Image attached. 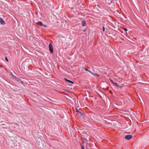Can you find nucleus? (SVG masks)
Instances as JSON below:
<instances>
[{
  "mask_svg": "<svg viewBox=\"0 0 149 149\" xmlns=\"http://www.w3.org/2000/svg\"><path fill=\"white\" fill-rule=\"evenodd\" d=\"M49 48L50 53L51 54H53L54 52V50L53 49L52 45L51 43H50L49 44Z\"/></svg>",
  "mask_w": 149,
  "mask_h": 149,
  "instance_id": "obj_1",
  "label": "nucleus"
},
{
  "mask_svg": "<svg viewBox=\"0 0 149 149\" xmlns=\"http://www.w3.org/2000/svg\"><path fill=\"white\" fill-rule=\"evenodd\" d=\"M123 30H124V31H127V29L126 28H124Z\"/></svg>",
  "mask_w": 149,
  "mask_h": 149,
  "instance_id": "obj_16",
  "label": "nucleus"
},
{
  "mask_svg": "<svg viewBox=\"0 0 149 149\" xmlns=\"http://www.w3.org/2000/svg\"><path fill=\"white\" fill-rule=\"evenodd\" d=\"M16 81H18L19 83H21L22 84H24V82L23 81H22V80L18 78H17V79H16Z\"/></svg>",
  "mask_w": 149,
  "mask_h": 149,
  "instance_id": "obj_11",
  "label": "nucleus"
},
{
  "mask_svg": "<svg viewBox=\"0 0 149 149\" xmlns=\"http://www.w3.org/2000/svg\"><path fill=\"white\" fill-rule=\"evenodd\" d=\"M0 23L1 25H4L6 24L5 21L1 17H0Z\"/></svg>",
  "mask_w": 149,
  "mask_h": 149,
  "instance_id": "obj_8",
  "label": "nucleus"
},
{
  "mask_svg": "<svg viewBox=\"0 0 149 149\" xmlns=\"http://www.w3.org/2000/svg\"><path fill=\"white\" fill-rule=\"evenodd\" d=\"M5 60L6 61H7V62H8V58L6 56L5 57Z\"/></svg>",
  "mask_w": 149,
  "mask_h": 149,
  "instance_id": "obj_14",
  "label": "nucleus"
},
{
  "mask_svg": "<svg viewBox=\"0 0 149 149\" xmlns=\"http://www.w3.org/2000/svg\"><path fill=\"white\" fill-rule=\"evenodd\" d=\"M86 31V29H85L84 30H83V31L85 32Z\"/></svg>",
  "mask_w": 149,
  "mask_h": 149,
  "instance_id": "obj_23",
  "label": "nucleus"
},
{
  "mask_svg": "<svg viewBox=\"0 0 149 149\" xmlns=\"http://www.w3.org/2000/svg\"><path fill=\"white\" fill-rule=\"evenodd\" d=\"M105 27L104 26H103V27H102V31L104 32L105 31Z\"/></svg>",
  "mask_w": 149,
  "mask_h": 149,
  "instance_id": "obj_15",
  "label": "nucleus"
},
{
  "mask_svg": "<svg viewBox=\"0 0 149 149\" xmlns=\"http://www.w3.org/2000/svg\"><path fill=\"white\" fill-rule=\"evenodd\" d=\"M81 149H84V148L83 146H81Z\"/></svg>",
  "mask_w": 149,
  "mask_h": 149,
  "instance_id": "obj_17",
  "label": "nucleus"
},
{
  "mask_svg": "<svg viewBox=\"0 0 149 149\" xmlns=\"http://www.w3.org/2000/svg\"><path fill=\"white\" fill-rule=\"evenodd\" d=\"M82 140L84 142V144L87 145L88 144V141L87 139L84 138H82Z\"/></svg>",
  "mask_w": 149,
  "mask_h": 149,
  "instance_id": "obj_7",
  "label": "nucleus"
},
{
  "mask_svg": "<svg viewBox=\"0 0 149 149\" xmlns=\"http://www.w3.org/2000/svg\"><path fill=\"white\" fill-rule=\"evenodd\" d=\"M106 3L108 5H109L111 3H114V0H105Z\"/></svg>",
  "mask_w": 149,
  "mask_h": 149,
  "instance_id": "obj_4",
  "label": "nucleus"
},
{
  "mask_svg": "<svg viewBox=\"0 0 149 149\" xmlns=\"http://www.w3.org/2000/svg\"><path fill=\"white\" fill-rule=\"evenodd\" d=\"M3 67V65H0V68H2Z\"/></svg>",
  "mask_w": 149,
  "mask_h": 149,
  "instance_id": "obj_22",
  "label": "nucleus"
},
{
  "mask_svg": "<svg viewBox=\"0 0 149 149\" xmlns=\"http://www.w3.org/2000/svg\"><path fill=\"white\" fill-rule=\"evenodd\" d=\"M78 130H78V132H80V131H81L82 130L81 129H78Z\"/></svg>",
  "mask_w": 149,
  "mask_h": 149,
  "instance_id": "obj_20",
  "label": "nucleus"
},
{
  "mask_svg": "<svg viewBox=\"0 0 149 149\" xmlns=\"http://www.w3.org/2000/svg\"><path fill=\"white\" fill-rule=\"evenodd\" d=\"M82 23V26H85L86 23V21L84 20H82L81 22Z\"/></svg>",
  "mask_w": 149,
  "mask_h": 149,
  "instance_id": "obj_10",
  "label": "nucleus"
},
{
  "mask_svg": "<svg viewBox=\"0 0 149 149\" xmlns=\"http://www.w3.org/2000/svg\"><path fill=\"white\" fill-rule=\"evenodd\" d=\"M106 35L107 36H108V35H107V34H106Z\"/></svg>",
  "mask_w": 149,
  "mask_h": 149,
  "instance_id": "obj_24",
  "label": "nucleus"
},
{
  "mask_svg": "<svg viewBox=\"0 0 149 149\" xmlns=\"http://www.w3.org/2000/svg\"><path fill=\"white\" fill-rule=\"evenodd\" d=\"M43 26H44L45 27H46L47 26L46 25H44L43 24V25H42Z\"/></svg>",
  "mask_w": 149,
  "mask_h": 149,
  "instance_id": "obj_19",
  "label": "nucleus"
},
{
  "mask_svg": "<svg viewBox=\"0 0 149 149\" xmlns=\"http://www.w3.org/2000/svg\"><path fill=\"white\" fill-rule=\"evenodd\" d=\"M10 75L13 77H15L16 78V77L14 75H13L12 72H11V73H10Z\"/></svg>",
  "mask_w": 149,
  "mask_h": 149,
  "instance_id": "obj_13",
  "label": "nucleus"
},
{
  "mask_svg": "<svg viewBox=\"0 0 149 149\" xmlns=\"http://www.w3.org/2000/svg\"><path fill=\"white\" fill-rule=\"evenodd\" d=\"M76 111L77 112L79 113V115L80 116H82L83 118H84V114L81 112L80 111H79L78 109H76Z\"/></svg>",
  "mask_w": 149,
  "mask_h": 149,
  "instance_id": "obj_6",
  "label": "nucleus"
},
{
  "mask_svg": "<svg viewBox=\"0 0 149 149\" xmlns=\"http://www.w3.org/2000/svg\"><path fill=\"white\" fill-rule=\"evenodd\" d=\"M111 94H112V93L111 92Z\"/></svg>",
  "mask_w": 149,
  "mask_h": 149,
  "instance_id": "obj_25",
  "label": "nucleus"
},
{
  "mask_svg": "<svg viewBox=\"0 0 149 149\" xmlns=\"http://www.w3.org/2000/svg\"><path fill=\"white\" fill-rule=\"evenodd\" d=\"M85 70L86 71H88L94 76H96L98 77L99 76V74L96 73H93L91 71L86 68H85Z\"/></svg>",
  "mask_w": 149,
  "mask_h": 149,
  "instance_id": "obj_2",
  "label": "nucleus"
},
{
  "mask_svg": "<svg viewBox=\"0 0 149 149\" xmlns=\"http://www.w3.org/2000/svg\"><path fill=\"white\" fill-rule=\"evenodd\" d=\"M64 79L65 81H67V82H69V83H70V81H71V80H68V79H67L66 78H65Z\"/></svg>",
  "mask_w": 149,
  "mask_h": 149,
  "instance_id": "obj_12",
  "label": "nucleus"
},
{
  "mask_svg": "<svg viewBox=\"0 0 149 149\" xmlns=\"http://www.w3.org/2000/svg\"><path fill=\"white\" fill-rule=\"evenodd\" d=\"M133 137V135H127L124 138L127 140H130Z\"/></svg>",
  "mask_w": 149,
  "mask_h": 149,
  "instance_id": "obj_3",
  "label": "nucleus"
},
{
  "mask_svg": "<svg viewBox=\"0 0 149 149\" xmlns=\"http://www.w3.org/2000/svg\"><path fill=\"white\" fill-rule=\"evenodd\" d=\"M111 82L114 85L116 86V87H117L118 88H121L122 87V86H120L119 85H118V84L113 81H111Z\"/></svg>",
  "mask_w": 149,
  "mask_h": 149,
  "instance_id": "obj_5",
  "label": "nucleus"
},
{
  "mask_svg": "<svg viewBox=\"0 0 149 149\" xmlns=\"http://www.w3.org/2000/svg\"><path fill=\"white\" fill-rule=\"evenodd\" d=\"M70 83H71V84H74V81H70Z\"/></svg>",
  "mask_w": 149,
  "mask_h": 149,
  "instance_id": "obj_18",
  "label": "nucleus"
},
{
  "mask_svg": "<svg viewBox=\"0 0 149 149\" xmlns=\"http://www.w3.org/2000/svg\"><path fill=\"white\" fill-rule=\"evenodd\" d=\"M36 24L40 26H42L43 24L42 22L41 21H39L36 23Z\"/></svg>",
  "mask_w": 149,
  "mask_h": 149,
  "instance_id": "obj_9",
  "label": "nucleus"
},
{
  "mask_svg": "<svg viewBox=\"0 0 149 149\" xmlns=\"http://www.w3.org/2000/svg\"><path fill=\"white\" fill-rule=\"evenodd\" d=\"M86 149H88V148H87Z\"/></svg>",
  "mask_w": 149,
  "mask_h": 149,
  "instance_id": "obj_26",
  "label": "nucleus"
},
{
  "mask_svg": "<svg viewBox=\"0 0 149 149\" xmlns=\"http://www.w3.org/2000/svg\"><path fill=\"white\" fill-rule=\"evenodd\" d=\"M79 143L81 146H83V145H82L81 143L80 142H79Z\"/></svg>",
  "mask_w": 149,
  "mask_h": 149,
  "instance_id": "obj_21",
  "label": "nucleus"
}]
</instances>
